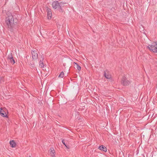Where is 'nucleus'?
<instances>
[{
    "instance_id": "obj_1",
    "label": "nucleus",
    "mask_w": 157,
    "mask_h": 157,
    "mask_svg": "<svg viewBox=\"0 0 157 157\" xmlns=\"http://www.w3.org/2000/svg\"><path fill=\"white\" fill-rule=\"evenodd\" d=\"M6 18V22L8 28L11 31L16 29L17 22H14L13 17L11 13Z\"/></svg>"
},
{
    "instance_id": "obj_2",
    "label": "nucleus",
    "mask_w": 157,
    "mask_h": 157,
    "mask_svg": "<svg viewBox=\"0 0 157 157\" xmlns=\"http://www.w3.org/2000/svg\"><path fill=\"white\" fill-rule=\"evenodd\" d=\"M150 51L157 53V42H154L147 47Z\"/></svg>"
},
{
    "instance_id": "obj_3",
    "label": "nucleus",
    "mask_w": 157,
    "mask_h": 157,
    "mask_svg": "<svg viewBox=\"0 0 157 157\" xmlns=\"http://www.w3.org/2000/svg\"><path fill=\"white\" fill-rule=\"evenodd\" d=\"M121 84L124 86L128 85L130 83V82L124 76L123 77L121 82Z\"/></svg>"
},
{
    "instance_id": "obj_4",
    "label": "nucleus",
    "mask_w": 157,
    "mask_h": 157,
    "mask_svg": "<svg viewBox=\"0 0 157 157\" xmlns=\"http://www.w3.org/2000/svg\"><path fill=\"white\" fill-rule=\"evenodd\" d=\"M37 51L34 49L32 50L31 54L32 59L33 60H36L38 57Z\"/></svg>"
},
{
    "instance_id": "obj_5",
    "label": "nucleus",
    "mask_w": 157,
    "mask_h": 157,
    "mask_svg": "<svg viewBox=\"0 0 157 157\" xmlns=\"http://www.w3.org/2000/svg\"><path fill=\"white\" fill-rule=\"evenodd\" d=\"M53 8L59 10V2L58 1H54L52 3Z\"/></svg>"
},
{
    "instance_id": "obj_6",
    "label": "nucleus",
    "mask_w": 157,
    "mask_h": 157,
    "mask_svg": "<svg viewBox=\"0 0 157 157\" xmlns=\"http://www.w3.org/2000/svg\"><path fill=\"white\" fill-rule=\"evenodd\" d=\"M0 114L3 117H8V116L7 115L6 112L2 108H1L0 109Z\"/></svg>"
},
{
    "instance_id": "obj_7",
    "label": "nucleus",
    "mask_w": 157,
    "mask_h": 157,
    "mask_svg": "<svg viewBox=\"0 0 157 157\" xmlns=\"http://www.w3.org/2000/svg\"><path fill=\"white\" fill-rule=\"evenodd\" d=\"M104 76L106 78L108 79L109 81L110 82H112L113 81V80L112 78L111 77V75H110L106 73L105 72L104 73Z\"/></svg>"
},
{
    "instance_id": "obj_8",
    "label": "nucleus",
    "mask_w": 157,
    "mask_h": 157,
    "mask_svg": "<svg viewBox=\"0 0 157 157\" xmlns=\"http://www.w3.org/2000/svg\"><path fill=\"white\" fill-rule=\"evenodd\" d=\"M49 151H50V154L52 157H55V152L53 148H51Z\"/></svg>"
},
{
    "instance_id": "obj_9",
    "label": "nucleus",
    "mask_w": 157,
    "mask_h": 157,
    "mask_svg": "<svg viewBox=\"0 0 157 157\" xmlns=\"http://www.w3.org/2000/svg\"><path fill=\"white\" fill-rule=\"evenodd\" d=\"M66 3H64L63 2H59V8L60 10V11H63V9L62 8L64 6V5L66 4Z\"/></svg>"
},
{
    "instance_id": "obj_10",
    "label": "nucleus",
    "mask_w": 157,
    "mask_h": 157,
    "mask_svg": "<svg viewBox=\"0 0 157 157\" xmlns=\"http://www.w3.org/2000/svg\"><path fill=\"white\" fill-rule=\"evenodd\" d=\"M44 59V58L43 56L41 57V59H40L39 62V66L40 67H44V65L43 63V61Z\"/></svg>"
},
{
    "instance_id": "obj_11",
    "label": "nucleus",
    "mask_w": 157,
    "mask_h": 157,
    "mask_svg": "<svg viewBox=\"0 0 157 157\" xmlns=\"http://www.w3.org/2000/svg\"><path fill=\"white\" fill-rule=\"evenodd\" d=\"M98 149L100 150L105 152L107 151V148L106 147L103 145H101L98 147Z\"/></svg>"
},
{
    "instance_id": "obj_12",
    "label": "nucleus",
    "mask_w": 157,
    "mask_h": 157,
    "mask_svg": "<svg viewBox=\"0 0 157 157\" xmlns=\"http://www.w3.org/2000/svg\"><path fill=\"white\" fill-rule=\"evenodd\" d=\"M10 144L11 147L13 148L15 147L17 145L16 144L14 140H13L10 141Z\"/></svg>"
},
{
    "instance_id": "obj_13",
    "label": "nucleus",
    "mask_w": 157,
    "mask_h": 157,
    "mask_svg": "<svg viewBox=\"0 0 157 157\" xmlns=\"http://www.w3.org/2000/svg\"><path fill=\"white\" fill-rule=\"evenodd\" d=\"M74 63L75 64V68H76L78 71H80L81 69V67L77 63Z\"/></svg>"
},
{
    "instance_id": "obj_14",
    "label": "nucleus",
    "mask_w": 157,
    "mask_h": 157,
    "mask_svg": "<svg viewBox=\"0 0 157 157\" xmlns=\"http://www.w3.org/2000/svg\"><path fill=\"white\" fill-rule=\"evenodd\" d=\"M52 12H48L47 13L48 18V19H51L52 17Z\"/></svg>"
},
{
    "instance_id": "obj_15",
    "label": "nucleus",
    "mask_w": 157,
    "mask_h": 157,
    "mask_svg": "<svg viewBox=\"0 0 157 157\" xmlns=\"http://www.w3.org/2000/svg\"><path fill=\"white\" fill-rule=\"evenodd\" d=\"M64 76V73L63 71H62L58 76L59 78H62Z\"/></svg>"
},
{
    "instance_id": "obj_16",
    "label": "nucleus",
    "mask_w": 157,
    "mask_h": 157,
    "mask_svg": "<svg viewBox=\"0 0 157 157\" xmlns=\"http://www.w3.org/2000/svg\"><path fill=\"white\" fill-rule=\"evenodd\" d=\"M62 141L63 144L65 146V147H67V149H69V147L68 146V145H67L65 143V142H64V139H63L62 140Z\"/></svg>"
},
{
    "instance_id": "obj_17",
    "label": "nucleus",
    "mask_w": 157,
    "mask_h": 157,
    "mask_svg": "<svg viewBox=\"0 0 157 157\" xmlns=\"http://www.w3.org/2000/svg\"><path fill=\"white\" fill-rule=\"evenodd\" d=\"M13 58L12 53H11L8 55L7 59H10Z\"/></svg>"
},
{
    "instance_id": "obj_18",
    "label": "nucleus",
    "mask_w": 157,
    "mask_h": 157,
    "mask_svg": "<svg viewBox=\"0 0 157 157\" xmlns=\"http://www.w3.org/2000/svg\"><path fill=\"white\" fill-rule=\"evenodd\" d=\"M45 9L47 10V13L48 12H52L51 9L49 8L48 7H46Z\"/></svg>"
},
{
    "instance_id": "obj_19",
    "label": "nucleus",
    "mask_w": 157,
    "mask_h": 157,
    "mask_svg": "<svg viewBox=\"0 0 157 157\" xmlns=\"http://www.w3.org/2000/svg\"><path fill=\"white\" fill-rule=\"evenodd\" d=\"M10 62L11 63L13 64H14L15 63V60L13 59V57L10 59Z\"/></svg>"
},
{
    "instance_id": "obj_20",
    "label": "nucleus",
    "mask_w": 157,
    "mask_h": 157,
    "mask_svg": "<svg viewBox=\"0 0 157 157\" xmlns=\"http://www.w3.org/2000/svg\"><path fill=\"white\" fill-rule=\"evenodd\" d=\"M9 65L7 64V65H6L5 66H3V68L7 70L8 68H9Z\"/></svg>"
},
{
    "instance_id": "obj_21",
    "label": "nucleus",
    "mask_w": 157,
    "mask_h": 157,
    "mask_svg": "<svg viewBox=\"0 0 157 157\" xmlns=\"http://www.w3.org/2000/svg\"><path fill=\"white\" fill-rule=\"evenodd\" d=\"M4 65H3V66H5L6 65H7V62L5 61V62H4L3 63Z\"/></svg>"
}]
</instances>
